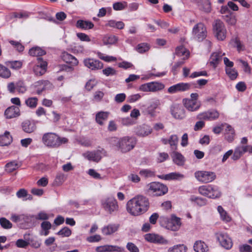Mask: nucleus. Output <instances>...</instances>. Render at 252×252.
<instances>
[{"instance_id":"nucleus-4","label":"nucleus","mask_w":252,"mask_h":252,"mask_svg":"<svg viewBox=\"0 0 252 252\" xmlns=\"http://www.w3.org/2000/svg\"><path fill=\"white\" fill-rule=\"evenodd\" d=\"M198 190L202 195L212 199L219 198L221 195L220 189L215 185H203L199 187Z\"/></svg>"},{"instance_id":"nucleus-22","label":"nucleus","mask_w":252,"mask_h":252,"mask_svg":"<svg viewBox=\"0 0 252 252\" xmlns=\"http://www.w3.org/2000/svg\"><path fill=\"white\" fill-rule=\"evenodd\" d=\"M223 55H224V53H222L220 51L213 53L209 59L210 64L215 68L221 61Z\"/></svg>"},{"instance_id":"nucleus-30","label":"nucleus","mask_w":252,"mask_h":252,"mask_svg":"<svg viewBox=\"0 0 252 252\" xmlns=\"http://www.w3.org/2000/svg\"><path fill=\"white\" fill-rule=\"evenodd\" d=\"M12 138L8 131H5L4 134L0 135V145L7 146L11 143Z\"/></svg>"},{"instance_id":"nucleus-18","label":"nucleus","mask_w":252,"mask_h":252,"mask_svg":"<svg viewBox=\"0 0 252 252\" xmlns=\"http://www.w3.org/2000/svg\"><path fill=\"white\" fill-rule=\"evenodd\" d=\"M183 103L185 107L189 111H195L197 110L200 107V103L195 100L185 98L183 99Z\"/></svg>"},{"instance_id":"nucleus-1","label":"nucleus","mask_w":252,"mask_h":252,"mask_svg":"<svg viewBox=\"0 0 252 252\" xmlns=\"http://www.w3.org/2000/svg\"><path fill=\"white\" fill-rule=\"evenodd\" d=\"M150 203L148 198L143 195H137L126 203V210L132 216H138L147 212Z\"/></svg>"},{"instance_id":"nucleus-41","label":"nucleus","mask_w":252,"mask_h":252,"mask_svg":"<svg viewBox=\"0 0 252 252\" xmlns=\"http://www.w3.org/2000/svg\"><path fill=\"white\" fill-rule=\"evenodd\" d=\"M178 143V137L177 135H171L169 137V145L172 151H176Z\"/></svg>"},{"instance_id":"nucleus-43","label":"nucleus","mask_w":252,"mask_h":252,"mask_svg":"<svg viewBox=\"0 0 252 252\" xmlns=\"http://www.w3.org/2000/svg\"><path fill=\"white\" fill-rule=\"evenodd\" d=\"M187 249L186 246L179 244L169 248L168 252H186Z\"/></svg>"},{"instance_id":"nucleus-15","label":"nucleus","mask_w":252,"mask_h":252,"mask_svg":"<svg viewBox=\"0 0 252 252\" xmlns=\"http://www.w3.org/2000/svg\"><path fill=\"white\" fill-rule=\"evenodd\" d=\"M38 62L33 67V70L34 74L37 76H41L44 74L46 71L47 63L43 61L42 58H37Z\"/></svg>"},{"instance_id":"nucleus-47","label":"nucleus","mask_w":252,"mask_h":252,"mask_svg":"<svg viewBox=\"0 0 252 252\" xmlns=\"http://www.w3.org/2000/svg\"><path fill=\"white\" fill-rule=\"evenodd\" d=\"M18 168V164L16 161H12L5 165V170L8 172H12Z\"/></svg>"},{"instance_id":"nucleus-10","label":"nucleus","mask_w":252,"mask_h":252,"mask_svg":"<svg viewBox=\"0 0 252 252\" xmlns=\"http://www.w3.org/2000/svg\"><path fill=\"white\" fill-rule=\"evenodd\" d=\"M192 34L193 37L198 41H201L207 35V31L204 24L199 23L193 28Z\"/></svg>"},{"instance_id":"nucleus-42","label":"nucleus","mask_w":252,"mask_h":252,"mask_svg":"<svg viewBox=\"0 0 252 252\" xmlns=\"http://www.w3.org/2000/svg\"><path fill=\"white\" fill-rule=\"evenodd\" d=\"M224 125H226V127L225 129L226 133L228 132L230 133V134H231V136H228V134H225V138L228 141L232 142L234 139V137L235 135L234 130L229 125L224 124Z\"/></svg>"},{"instance_id":"nucleus-35","label":"nucleus","mask_w":252,"mask_h":252,"mask_svg":"<svg viewBox=\"0 0 252 252\" xmlns=\"http://www.w3.org/2000/svg\"><path fill=\"white\" fill-rule=\"evenodd\" d=\"M108 116V112L103 111L99 112L95 115V121L97 123L102 126L104 124L103 121H106L107 119Z\"/></svg>"},{"instance_id":"nucleus-48","label":"nucleus","mask_w":252,"mask_h":252,"mask_svg":"<svg viewBox=\"0 0 252 252\" xmlns=\"http://www.w3.org/2000/svg\"><path fill=\"white\" fill-rule=\"evenodd\" d=\"M38 99L35 97H30L26 100L25 103L30 108H34L36 107Z\"/></svg>"},{"instance_id":"nucleus-23","label":"nucleus","mask_w":252,"mask_h":252,"mask_svg":"<svg viewBox=\"0 0 252 252\" xmlns=\"http://www.w3.org/2000/svg\"><path fill=\"white\" fill-rule=\"evenodd\" d=\"M248 146H239L237 147L234 151L232 159L237 160L239 159L246 152H248Z\"/></svg>"},{"instance_id":"nucleus-16","label":"nucleus","mask_w":252,"mask_h":252,"mask_svg":"<svg viewBox=\"0 0 252 252\" xmlns=\"http://www.w3.org/2000/svg\"><path fill=\"white\" fill-rule=\"evenodd\" d=\"M170 112L172 116L176 119L181 120L186 116L184 109L178 104L172 105L170 107Z\"/></svg>"},{"instance_id":"nucleus-32","label":"nucleus","mask_w":252,"mask_h":252,"mask_svg":"<svg viewBox=\"0 0 252 252\" xmlns=\"http://www.w3.org/2000/svg\"><path fill=\"white\" fill-rule=\"evenodd\" d=\"M159 177L161 179L169 180H179L183 179L184 175L177 172H172L166 175H162L160 176Z\"/></svg>"},{"instance_id":"nucleus-46","label":"nucleus","mask_w":252,"mask_h":252,"mask_svg":"<svg viewBox=\"0 0 252 252\" xmlns=\"http://www.w3.org/2000/svg\"><path fill=\"white\" fill-rule=\"evenodd\" d=\"M117 38L114 35L106 36L103 38V44L107 45L115 43L117 41Z\"/></svg>"},{"instance_id":"nucleus-60","label":"nucleus","mask_w":252,"mask_h":252,"mask_svg":"<svg viewBox=\"0 0 252 252\" xmlns=\"http://www.w3.org/2000/svg\"><path fill=\"white\" fill-rule=\"evenodd\" d=\"M97 82L95 79H90L86 84L85 88L88 91H91L96 85Z\"/></svg>"},{"instance_id":"nucleus-17","label":"nucleus","mask_w":252,"mask_h":252,"mask_svg":"<svg viewBox=\"0 0 252 252\" xmlns=\"http://www.w3.org/2000/svg\"><path fill=\"white\" fill-rule=\"evenodd\" d=\"M21 126L23 131L27 133L33 132L36 129V123L34 121L25 120L22 123Z\"/></svg>"},{"instance_id":"nucleus-3","label":"nucleus","mask_w":252,"mask_h":252,"mask_svg":"<svg viewBox=\"0 0 252 252\" xmlns=\"http://www.w3.org/2000/svg\"><path fill=\"white\" fill-rule=\"evenodd\" d=\"M42 141L46 146L54 148L66 143L68 139L65 137H61L55 133L47 132L43 135Z\"/></svg>"},{"instance_id":"nucleus-27","label":"nucleus","mask_w":252,"mask_h":252,"mask_svg":"<svg viewBox=\"0 0 252 252\" xmlns=\"http://www.w3.org/2000/svg\"><path fill=\"white\" fill-rule=\"evenodd\" d=\"M76 26L78 28L87 30L93 29L94 24L91 21L79 20L76 22Z\"/></svg>"},{"instance_id":"nucleus-14","label":"nucleus","mask_w":252,"mask_h":252,"mask_svg":"<svg viewBox=\"0 0 252 252\" xmlns=\"http://www.w3.org/2000/svg\"><path fill=\"white\" fill-rule=\"evenodd\" d=\"M145 239L148 242L160 245H168L169 241L162 236L156 234H147L145 235Z\"/></svg>"},{"instance_id":"nucleus-56","label":"nucleus","mask_w":252,"mask_h":252,"mask_svg":"<svg viewBox=\"0 0 252 252\" xmlns=\"http://www.w3.org/2000/svg\"><path fill=\"white\" fill-rule=\"evenodd\" d=\"M103 73L107 76H113L116 74V71L111 67H108L103 69Z\"/></svg>"},{"instance_id":"nucleus-57","label":"nucleus","mask_w":252,"mask_h":252,"mask_svg":"<svg viewBox=\"0 0 252 252\" xmlns=\"http://www.w3.org/2000/svg\"><path fill=\"white\" fill-rule=\"evenodd\" d=\"M179 92H184L189 89L190 85L189 83H181L177 84Z\"/></svg>"},{"instance_id":"nucleus-25","label":"nucleus","mask_w":252,"mask_h":252,"mask_svg":"<svg viewBox=\"0 0 252 252\" xmlns=\"http://www.w3.org/2000/svg\"><path fill=\"white\" fill-rule=\"evenodd\" d=\"M62 58L63 61L73 66L76 65L78 63L77 59L67 52H64L62 54Z\"/></svg>"},{"instance_id":"nucleus-64","label":"nucleus","mask_w":252,"mask_h":252,"mask_svg":"<svg viewBox=\"0 0 252 252\" xmlns=\"http://www.w3.org/2000/svg\"><path fill=\"white\" fill-rule=\"evenodd\" d=\"M110 252H125V249L124 247L118 246L110 245Z\"/></svg>"},{"instance_id":"nucleus-50","label":"nucleus","mask_w":252,"mask_h":252,"mask_svg":"<svg viewBox=\"0 0 252 252\" xmlns=\"http://www.w3.org/2000/svg\"><path fill=\"white\" fill-rule=\"evenodd\" d=\"M225 71L226 73L231 80L235 79L238 76V72L234 68H232V67L226 68Z\"/></svg>"},{"instance_id":"nucleus-36","label":"nucleus","mask_w":252,"mask_h":252,"mask_svg":"<svg viewBox=\"0 0 252 252\" xmlns=\"http://www.w3.org/2000/svg\"><path fill=\"white\" fill-rule=\"evenodd\" d=\"M41 227L42 231L40 232V234L42 235L47 236L49 234V230L51 228V224L49 221H44L41 224Z\"/></svg>"},{"instance_id":"nucleus-24","label":"nucleus","mask_w":252,"mask_h":252,"mask_svg":"<svg viewBox=\"0 0 252 252\" xmlns=\"http://www.w3.org/2000/svg\"><path fill=\"white\" fill-rule=\"evenodd\" d=\"M173 161L178 166L184 165L185 162L184 157L180 153L173 151L171 155Z\"/></svg>"},{"instance_id":"nucleus-37","label":"nucleus","mask_w":252,"mask_h":252,"mask_svg":"<svg viewBox=\"0 0 252 252\" xmlns=\"http://www.w3.org/2000/svg\"><path fill=\"white\" fill-rule=\"evenodd\" d=\"M191 202H194L199 206H202L206 204V199L202 197H197L195 195H191L189 198Z\"/></svg>"},{"instance_id":"nucleus-31","label":"nucleus","mask_w":252,"mask_h":252,"mask_svg":"<svg viewBox=\"0 0 252 252\" xmlns=\"http://www.w3.org/2000/svg\"><path fill=\"white\" fill-rule=\"evenodd\" d=\"M207 248L206 244L201 240L196 241L193 245V249L195 252H206Z\"/></svg>"},{"instance_id":"nucleus-63","label":"nucleus","mask_w":252,"mask_h":252,"mask_svg":"<svg viewBox=\"0 0 252 252\" xmlns=\"http://www.w3.org/2000/svg\"><path fill=\"white\" fill-rule=\"evenodd\" d=\"M16 90L20 93L23 94L27 91V88L22 82H19L16 84Z\"/></svg>"},{"instance_id":"nucleus-9","label":"nucleus","mask_w":252,"mask_h":252,"mask_svg":"<svg viewBox=\"0 0 252 252\" xmlns=\"http://www.w3.org/2000/svg\"><path fill=\"white\" fill-rule=\"evenodd\" d=\"M106 153L104 149L101 148L93 151L86 152L83 154V156L89 160L98 162L103 156H106Z\"/></svg>"},{"instance_id":"nucleus-45","label":"nucleus","mask_w":252,"mask_h":252,"mask_svg":"<svg viewBox=\"0 0 252 252\" xmlns=\"http://www.w3.org/2000/svg\"><path fill=\"white\" fill-rule=\"evenodd\" d=\"M107 25L110 27L116 28L120 30L124 29L125 27V24L123 22L114 20H110L108 21Z\"/></svg>"},{"instance_id":"nucleus-26","label":"nucleus","mask_w":252,"mask_h":252,"mask_svg":"<svg viewBox=\"0 0 252 252\" xmlns=\"http://www.w3.org/2000/svg\"><path fill=\"white\" fill-rule=\"evenodd\" d=\"M119 227V224H110L103 227L102 232L105 235H111L116 232L118 230Z\"/></svg>"},{"instance_id":"nucleus-62","label":"nucleus","mask_w":252,"mask_h":252,"mask_svg":"<svg viewBox=\"0 0 252 252\" xmlns=\"http://www.w3.org/2000/svg\"><path fill=\"white\" fill-rule=\"evenodd\" d=\"M239 250L240 252H252V247L247 244H244L239 246Z\"/></svg>"},{"instance_id":"nucleus-6","label":"nucleus","mask_w":252,"mask_h":252,"mask_svg":"<svg viewBox=\"0 0 252 252\" xmlns=\"http://www.w3.org/2000/svg\"><path fill=\"white\" fill-rule=\"evenodd\" d=\"M148 190L153 196H161L167 192L168 188L160 183L152 182L148 185Z\"/></svg>"},{"instance_id":"nucleus-8","label":"nucleus","mask_w":252,"mask_h":252,"mask_svg":"<svg viewBox=\"0 0 252 252\" xmlns=\"http://www.w3.org/2000/svg\"><path fill=\"white\" fill-rule=\"evenodd\" d=\"M194 175L196 179L203 183H208L213 182L216 178L214 172L207 171H197Z\"/></svg>"},{"instance_id":"nucleus-34","label":"nucleus","mask_w":252,"mask_h":252,"mask_svg":"<svg viewBox=\"0 0 252 252\" xmlns=\"http://www.w3.org/2000/svg\"><path fill=\"white\" fill-rule=\"evenodd\" d=\"M29 53L33 57H39L45 55L46 51L39 47H34L30 49Z\"/></svg>"},{"instance_id":"nucleus-13","label":"nucleus","mask_w":252,"mask_h":252,"mask_svg":"<svg viewBox=\"0 0 252 252\" xmlns=\"http://www.w3.org/2000/svg\"><path fill=\"white\" fill-rule=\"evenodd\" d=\"M164 221L167 222L165 227L172 231L178 230L181 226V222L179 218H178L174 215H172L171 219L167 218H163Z\"/></svg>"},{"instance_id":"nucleus-40","label":"nucleus","mask_w":252,"mask_h":252,"mask_svg":"<svg viewBox=\"0 0 252 252\" xmlns=\"http://www.w3.org/2000/svg\"><path fill=\"white\" fill-rule=\"evenodd\" d=\"M67 179V175H65L64 173L62 172H59L57 173L54 183L57 186H60L63 184L64 182Z\"/></svg>"},{"instance_id":"nucleus-55","label":"nucleus","mask_w":252,"mask_h":252,"mask_svg":"<svg viewBox=\"0 0 252 252\" xmlns=\"http://www.w3.org/2000/svg\"><path fill=\"white\" fill-rule=\"evenodd\" d=\"M71 230L67 227L63 228L61 230H60L57 233L58 235H61L63 237H68L71 235Z\"/></svg>"},{"instance_id":"nucleus-12","label":"nucleus","mask_w":252,"mask_h":252,"mask_svg":"<svg viewBox=\"0 0 252 252\" xmlns=\"http://www.w3.org/2000/svg\"><path fill=\"white\" fill-rule=\"evenodd\" d=\"M216 236L221 246L224 248L229 250L232 248L233 245L232 240L227 234L218 232L216 233Z\"/></svg>"},{"instance_id":"nucleus-28","label":"nucleus","mask_w":252,"mask_h":252,"mask_svg":"<svg viewBox=\"0 0 252 252\" xmlns=\"http://www.w3.org/2000/svg\"><path fill=\"white\" fill-rule=\"evenodd\" d=\"M197 4L200 10L206 13L211 12V6L209 0H199Z\"/></svg>"},{"instance_id":"nucleus-29","label":"nucleus","mask_w":252,"mask_h":252,"mask_svg":"<svg viewBox=\"0 0 252 252\" xmlns=\"http://www.w3.org/2000/svg\"><path fill=\"white\" fill-rule=\"evenodd\" d=\"M179 57H183V60L187 59L189 56V52L183 46H180L176 48L175 53Z\"/></svg>"},{"instance_id":"nucleus-58","label":"nucleus","mask_w":252,"mask_h":252,"mask_svg":"<svg viewBox=\"0 0 252 252\" xmlns=\"http://www.w3.org/2000/svg\"><path fill=\"white\" fill-rule=\"evenodd\" d=\"M9 43L14 46L18 52H22L24 49V46L18 41L10 40Z\"/></svg>"},{"instance_id":"nucleus-52","label":"nucleus","mask_w":252,"mask_h":252,"mask_svg":"<svg viewBox=\"0 0 252 252\" xmlns=\"http://www.w3.org/2000/svg\"><path fill=\"white\" fill-rule=\"evenodd\" d=\"M127 3L126 1L117 2L113 3V7L115 10H122L127 7Z\"/></svg>"},{"instance_id":"nucleus-33","label":"nucleus","mask_w":252,"mask_h":252,"mask_svg":"<svg viewBox=\"0 0 252 252\" xmlns=\"http://www.w3.org/2000/svg\"><path fill=\"white\" fill-rule=\"evenodd\" d=\"M160 105V101L158 99L153 101L147 109V113L151 116H154L156 109Z\"/></svg>"},{"instance_id":"nucleus-21","label":"nucleus","mask_w":252,"mask_h":252,"mask_svg":"<svg viewBox=\"0 0 252 252\" xmlns=\"http://www.w3.org/2000/svg\"><path fill=\"white\" fill-rule=\"evenodd\" d=\"M152 132V128L151 126L143 125L138 126L135 129L136 134L141 137H145L150 134Z\"/></svg>"},{"instance_id":"nucleus-38","label":"nucleus","mask_w":252,"mask_h":252,"mask_svg":"<svg viewBox=\"0 0 252 252\" xmlns=\"http://www.w3.org/2000/svg\"><path fill=\"white\" fill-rule=\"evenodd\" d=\"M10 70L5 66L0 63V77L7 79L11 76Z\"/></svg>"},{"instance_id":"nucleus-7","label":"nucleus","mask_w":252,"mask_h":252,"mask_svg":"<svg viewBox=\"0 0 252 252\" xmlns=\"http://www.w3.org/2000/svg\"><path fill=\"white\" fill-rule=\"evenodd\" d=\"M213 27L214 33L217 38L219 40H223L226 37L227 32L223 22L220 20H216Z\"/></svg>"},{"instance_id":"nucleus-11","label":"nucleus","mask_w":252,"mask_h":252,"mask_svg":"<svg viewBox=\"0 0 252 252\" xmlns=\"http://www.w3.org/2000/svg\"><path fill=\"white\" fill-rule=\"evenodd\" d=\"M164 88V85L158 82H151L141 85L139 87V90L145 92H156L162 90Z\"/></svg>"},{"instance_id":"nucleus-49","label":"nucleus","mask_w":252,"mask_h":252,"mask_svg":"<svg viewBox=\"0 0 252 252\" xmlns=\"http://www.w3.org/2000/svg\"><path fill=\"white\" fill-rule=\"evenodd\" d=\"M150 49V46L146 43H141L139 44L136 47V50L139 53H143L148 51Z\"/></svg>"},{"instance_id":"nucleus-59","label":"nucleus","mask_w":252,"mask_h":252,"mask_svg":"<svg viewBox=\"0 0 252 252\" xmlns=\"http://www.w3.org/2000/svg\"><path fill=\"white\" fill-rule=\"evenodd\" d=\"M126 248L130 252H139V251L138 247L131 242L127 243Z\"/></svg>"},{"instance_id":"nucleus-19","label":"nucleus","mask_w":252,"mask_h":252,"mask_svg":"<svg viewBox=\"0 0 252 252\" xmlns=\"http://www.w3.org/2000/svg\"><path fill=\"white\" fill-rule=\"evenodd\" d=\"M85 65L92 69H99L103 67V63L98 60L92 59H87L84 61Z\"/></svg>"},{"instance_id":"nucleus-51","label":"nucleus","mask_w":252,"mask_h":252,"mask_svg":"<svg viewBox=\"0 0 252 252\" xmlns=\"http://www.w3.org/2000/svg\"><path fill=\"white\" fill-rule=\"evenodd\" d=\"M209 121H213L216 120L219 117L220 114L216 110H211L207 111Z\"/></svg>"},{"instance_id":"nucleus-5","label":"nucleus","mask_w":252,"mask_h":252,"mask_svg":"<svg viewBox=\"0 0 252 252\" xmlns=\"http://www.w3.org/2000/svg\"><path fill=\"white\" fill-rule=\"evenodd\" d=\"M102 207L109 214L117 211L119 206L117 200L112 196L102 199L101 201Z\"/></svg>"},{"instance_id":"nucleus-44","label":"nucleus","mask_w":252,"mask_h":252,"mask_svg":"<svg viewBox=\"0 0 252 252\" xmlns=\"http://www.w3.org/2000/svg\"><path fill=\"white\" fill-rule=\"evenodd\" d=\"M218 211L219 212L221 219L226 222H229L231 220V218L228 215L226 212L223 209L221 206L218 207Z\"/></svg>"},{"instance_id":"nucleus-20","label":"nucleus","mask_w":252,"mask_h":252,"mask_svg":"<svg viewBox=\"0 0 252 252\" xmlns=\"http://www.w3.org/2000/svg\"><path fill=\"white\" fill-rule=\"evenodd\" d=\"M20 115V109L15 106L8 107L4 112V116L6 119H12L18 117Z\"/></svg>"},{"instance_id":"nucleus-39","label":"nucleus","mask_w":252,"mask_h":252,"mask_svg":"<svg viewBox=\"0 0 252 252\" xmlns=\"http://www.w3.org/2000/svg\"><path fill=\"white\" fill-rule=\"evenodd\" d=\"M5 63L7 66L13 69H19L22 67L23 65L22 62L20 61H7Z\"/></svg>"},{"instance_id":"nucleus-2","label":"nucleus","mask_w":252,"mask_h":252,"mask_svg":"<svg viewBox=\"0 0 252 252\" xmlns=\"http://www.w3.org/2000/svg\"><path fill=\"white\" fill-rule=\"evenodd\" d=\"M136 143V139L133 137L126 136L122 138L114 137L112 138L111 143L123 153L127 152L132 150Z\"/></svg>"},{"instance_id":"nucleus-54","label":"nucleus","mask_w":252,"mask_h":252,"mask_svg":"<svg viewBox=\"0 0 252 252\" xmlns=\"http://www.w3.org/2000/svg\"><path fill=\"white\" fill-rule=\"evenodd\" d=\"M0 224L4 229H9L12 226V224L5 218L0 219Z\"/></svg>"},{"instance_id":"nucleus-53","label":"nucleus","mask_w":252,"mask_h":252,"mask_svg":"<svg viewBox=\"0 0 252 252\" xmlns=\"http://www.w3.org/2000/svg\"><path fill=\"white\" fill-rule=\"evenodd\" d=\"M224 20L227 22L229 25L233 26L235 25L236 23V19L234 15L230 14L229 15H225L223 16Z\"/></svg>"},{"instance_id":"nucleus-61","label":"nucleus","mask_w":252,"mask_h":252,"mask_svg":"<svg viewBox=\"0 0 252 252\" xmlns=\"http://www.w3.org/2000/svg\"><path fill=\"white\" fill-rule=\"evenodd\" d=\"M37 83L43 85L42 90L51 89L53 87L52 84L47 80H41L37 82Z\"/></svg>"}]
</instances>
